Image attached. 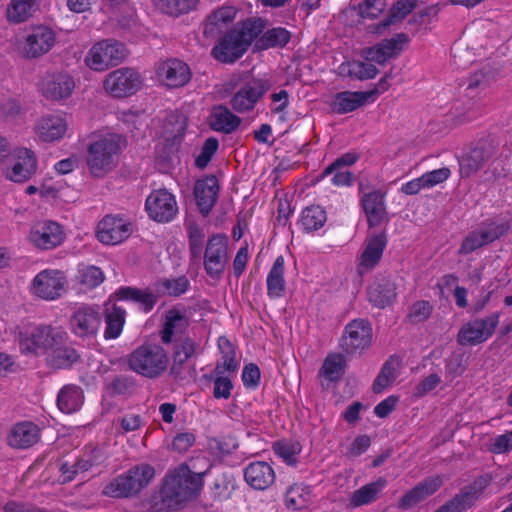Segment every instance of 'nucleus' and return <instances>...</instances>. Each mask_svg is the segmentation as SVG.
<instances>
[{
  "label": "nucleus",
  "mask_w": 512,
  "mask_h": 512,
  "mask_svg": "<svg viewBox=\"0 0 512 512\" xmlns=\"http://www.w3.org/2000/svg\"><path fill=\"white\" fill-rule=\"evenodd\" d=\"M379 95L377 89L369 91H343L337 93L332 100L333 111L339 114L352 112L368 102H374Z\"/></svg>",
  "instance_id": "nucleus-25"
},
{
  "label": "nucleus",
  "mask_w": 512,
  "mask_h": 512,
  "mask_svg": "<svg viewBox=\"0 0 512 512\" xmlns=\"http://www.w3.org/2000/svg\"><path fill=\"white\" fill-rule=\"evenodd\" d=\"M114 295L119 300H131L138 303L144 312L151 311L157 302V296L148 289L121 287Z\"/></svg>",
  "instance_id": "nucleus-41"
},
{
  "label": "nucleus",
  "mask_w": 512,
  "mask_h": 512,
  "mask_svg": "<svg viewBox=\"0 0 512 512\" xmlns=\"http://www.w3.org/2000/svg\"><path fill=\"white\" fill-rule=\"evenodd\" d=\"M442 484L443 479L441 476L426 478L401 498L400 506L402 508L412 507L418 502L434 494Z\"/></svg>",
  "instance_id": "nucleus-33"
},
{
  "label": "nucleus",
  "mask_w": 512,
  "mask_h": 512,
  "mask_svg": "<svg viewBox=\"0 0 512 512\" xmlns=\"http://www.w3.org/2000/svg\"><path fill=\"white\" fill-rule=\"evenodd\" d=\"M218 347L222 357L216 364L214 374L235 375L239 368V361L236 358L233 344L226 337H220L218 339Z\"/></svg>",
  "instance_id": "nucleus-36"
},
{
  "label": "nucleus",
  "mask_w": 512,
  "mask_h": 512,
  "mask_svg": "<svg viewBox=\"0 0 512 512\" xmlns=\"http://www.w3.org/2000/svg\"><path fill=\"white\" fill-rule=\"evenodd\" d=\"M126 318L125 309L107 302L105 304V339H116L122 333Z\"/></svg>",
  "instance_id": "nucleus-37"
},
{
  "label": "nucleus",
  "mask_w": 512,
  "mask_h": 512,
  "mask_svg": "<svg viewBox=\"0 0 512 512\" xmlns=\"http://www.w3.org/2000/svg\"><path fill=\"white\" fill-rule=\"evenodd\" d=\"M39 0H10L7 4L5 17L11 24L28 21L38 10Z\"/></svg>",
  "instance_id": "nucleus-35"
},
{
  "label": "nucleus",
  "mask_w": 512,
  "mask_h": 512,
  "mask_svg": "<svg viewBox=\"0 0 512 512\" xmlns=\"http://www.w3.org/2000/svg\"><path fill=\"white\" fill-rule=\"evenodd\" d=\"M133 226L129 220L118 215H106L97 225L96 237L105 245H117L129 238Z\"/></svg>",
  "instance_id": "nucleus-16"
},
{
  "label": "nucleus",
  "mask_w": 512,
  "mask_h": 512,
  "mask_svg": "<svg viewBox=\"0 0 512 512\" xmlns=\"http://www.w3.org/2000/svg\"><path fill=\"white\" fill-rule=\"evenodd\" d=\"M127 49L124 44L114 39L95 42L84 57V64L94 72H104L125 60Z\"/></svg>",
  "instance_id": "nucleus-6"
},
{
  "label": "nucleus",
  "mask_w": 512,
  "mask_h": 512,
  "mask_svg": "<svg viewBox=\"0 0 512 512\" xmlns=\"http://www.w3.org/2000/svg\"><path fill=\"white\" fill-rule=\"evenodd\" d=\"M188 326V319L178 310H170L166 314L164 328L161 333L163 343L169 344L183 333Z\"/></svg>",
  "instance_id": "nucleus-43"
},
{
  "label": "nucleus",
  "mask_w": 512,
  "mask_h": 512,
  "mask_svg": "<svg viewBox=\"0 0 512 512\" xmlns=\"http://www.w3.org/2000/svg\"><path fill=\"white\" fill-rule=\"evenodd\" d=\"M396 298L395 284L387 278L376 279L368 288V300L375 307L385 308Z\"/></svg>",
  "instance_id": "nucleus-34"
},
{
  "label": "nucleus",
  "mask_w": 512,
  "mask_h": 512,
  "mask_svg": "<svg viewBox=\"0 0 512 512\" xmlns=\"http://www.w3.org/2000/svg\"><path fill=\"white\" fill-rule=\"evenodd\" d=\"M499 321V312L470 320L464 323L458 331L457 342L462 346H476L484 343L492 337Z\"/></svg>",
  "instance_id": "nucleus-10"
},
{
  "label": "nucleus",
  "mask_w": 512,
  "mask_h": 512,
  "mask_svg": "<svg viewBox=\"0 0 512 512\" xmlns=\"http://www.w3.org/2000/svg\"><path fill=\"white\" fill-rule=\"evenodd\" d=\"M284 258L278 256L271 267L267 279V294L272 299L281 298L285 293Z\"/></svg>",
  "instance_id": "nucleus-38"
},
{
  "label": "nucleus",
  "mask_w": 512,
  "mask_h": 512,
  "mask_svg": "<svg viewBox=\"0 0 512 512\" xmlns=\"http://www.w3.org/2000/svg\"><path fill=\"white\" fill-rule=\"evenodd\" d=\"M101 325V314L97 306H77L69 320L71 332L80 338L95 336Z\"/></svg>",
  "instance_id": "nucleus-15"
},
{
  "label": "nucleus",
  "mask_w": 512,
  "mask_h": 512,
  "mask_svg": "<svg viewBox=\"0 0 512 512\" xmlns=\"http://www.w3.org/2000/svg\"><path fill=\"white\" fill-rule=\"evenodd\" d=\"M156 76L161 84L169 88L182 87L191 78L189 66L178 59H168L156 67Z\"/></svg>",
  "instance_id": "nucleus-22"
},
{
  "label": "nucleus",
  "mask_w": 512,
  "mask_h": 512,
  "mask_svg": "<svg viewBox=\"0 0 512 512\" xmlns=\"http://www.w3.org/2000/svg\"><path fill=\"white\" fill-rule=\"evenodd\" d=\"M270 83L264 79H253L241 87L231 98V106L237 112H246L269 90Z\"/></svg>",
  "instance_id": "nucleus-21"
},
{
  "label": "nucleus",
  "mask_w": 512,
  "mask_h": 512,
  "mask_svg": "<svg viewBox=\"0 0 512 512\" xmlns=\"http://www.w3.org/2000/svg\"><path fill=\"white\" fill-rule=\"evenodd\" d=\"M213 376V396L216 399H228L233 389L232 376L214 373Z\"/></svg>",
  "instance_id": "nucleus-57"
},
{
  "label": "nucleus",
  "mask_w": 512,
  "mask_h": 512,
  "mask_svg": "<svg viewBox=\"0 0 512 512\" xmlns=\"http://www.w3.org/2000/svg\"><path fill=\"white\" fill-rule=\"evenodd\" d=\"M78 358V353L74 348L67 346V341L53 347L46 355L47 363L59 369L70 367Z\"/></svg>",
  "instance_id": "nucleus-44"
},
{
  "label": "nucleus",
  "mask_w": 512,
  "mask_h": 512,
  "mask_svg": "<svg viewBox=\"0 0 512 512\" xmlns=\"http://www.w3.org/2000/svg\"><path fill=\"white\" fill-rule=\"evenodd\" d=\"M218 191L219 185L215 176H208L196 182L194 194L200 212L204 216L208 215L215 205Z\"/></svg>",
  "instance_id": "nucleus-32"
},
{
  "label": "nucleus",
  "mask_w": 512,
  "mask_h": 512,
  "mask_svg": "<svg viewBox=\"0 0 512 512\" xmlns=\"http://www.w3.org/2000/svg\"><path fill=\"white\" fill-rule=\"evenodd\" d=\"M326 220V212L322 207L310 206L302 211L299 224L304 231L312 232L320 229Z\"/></svg>",
  "instance_id": "nucleus-47"
},
{
  "label": "nucleus",
  "mask_w": 512,
  "mask_h": 512,
  "mask_svg": "<svg viewBox=\"0 0 512 512\" xmlns=\"http://www.w3.org/2000/svg\"><path fill=\"white\" fill-rule=\"evenodd\" d=\"M327 176H332L331 183L337 187H349L353 184L354 180L353 173L348 169L338 167L334 170H330V165L323 170L319 177L323 179Z\"/></svg>",
  "instance_id": "nucleus-53"
},
{
  "label": "nucleus",
  "mask_w": 512,
  "mask_h": 512,
  "mask_svg": "<svg viewBox=\"0 0 512 512\" xmlns=\"http://www.w3.org/2000/svg\"><path fill=\"white\" fill-rule=\"evenodd\" d=\"M55 43V32L48 26L37 25L28 31L20 49L24 57L35 59L47 54Z\"/></svg>",
  "instance_id": "nucleus-13"
},
{
  "label": "nucleus",
  "mask_w": 512,
  "mask_h": 512,
  "mask_svg": "<svg viewBox=\"0 0 512 512\" xmlns=\"http://www.w3.org/2000/svg\"><path fill=\"white\" fill-rule=\"evenodd\" d=\"M407 40V36L403 33L397 34L391 39H385L379 44L368 48L365 51V58L367 61L384 64L390 58L399 54Z\"/></svg>",
  "instance_id": "nucleus-29"
},
{
  "label": "nucleus",
  "mask_w": 512,
  "mask_h": 512,
  "mask_svg": "<svg viewBox=\"0 0 512 512\" xmlns=\"http://www.w3.org/2000/svg\"><path fill=\"white\" fill-rule=\"evenodd\" d=\"M145 209L149 217L159 223L172 221L178 213L176 198L166 189L152 191L146 198Z\"/></svg>",
  "instance_id": "nucleus-14"
},
{
  "label": "nucleus",
  "mask_w": 512,
  "mask_h": 512,
  "mask_svg": "<svg viewBox=\"0 0 512 512\" xmlns=\"http://www.w3.org/2000/svg\"><path fill=\"white\" fill-rule=\"evenodd\" d=\"M170 372L179 381L190 380L195 376V368L189 360L182 359L174 354Z\"/></svg>",
  "instance_id": "nucleus-55"
},
{
  "label": "nucleus",
  "mask_w": 512,
  "mask_h": 512,
  "mask_svg": "<svg viewBox=\"0 0 512 512\" xmlns=\"http://www.w3.org/2000/svg\"><path fill=\"white\" fill-rule=\"evenodd\" d=\"M128 478H131L136 495L144 489L152 481L155 476V469L153 466L142 463L136 465L126 472Z\"/></svg>",
  "instance_id": "nucleus-49"
},
{
  "label": "nucleus",
  "mask_w": 512,
  "mask_h": 512,
  "mask_svg": "<svg viewBox=\"0 0 512 512\" xmlns=\"http://www.w3.org/2000/svg\"><path fill=\"white\" fill-rule=\"evenodd\" d=\"M202 486L201 473L180 465L166 476L158 496L153 498L152 508L155 512L176 509L182 502L197 496Z\"/></svg>",
  "instance_id": "nucleus-1"
},
{
  "label": "nucleus",
  "mask_w": 512,
  "mask_h": 512,
  "mask_svg": "<svg viewBox=\"0 0 512 512\" xmlns=\"http://www.w3.org/2000/svg\"><path fill=\"white\" fill-rule=\"evenodd\" d=\"M290 32L283 27L268 29L256 42L259 49H268L271 47H283L290 40Z\"/></svg>",
  "instance_id": "nucleus-50"
},
{
  "label": "nucleus",
  "mask_w": 512,
  "mask_h": 512,
  "mask_svg": "<svg viewBox=\"0 0 512 512\" xmlns=\"http://www.w3.org/2000/svg\"><path fill=\"white\" fill-rule=\"evenodd\" d=\"M451 175V171L447 167H442L429 172L424 173L422 176L423 181L427 189L432 188L438 184L446 181Z\"/></svg>",
  "instance_id": "nucleus-62"
},
{
  "label": "nucleus",
  "mask_w": 512,
  "mask_h": 512,
  "mask_svg": "<svg viewBox=\"0 0 512 512\" xmlns=\"http://www.w3.org/2000/svg\"><path fill=\"white\" fill-rule=\"evenodd\" d=\"M79 282L86 288H95L104 281L103 272L96 266L83 265L78 272Z\"/></svg>",
  "instance_id": "nucleus-52"
},
{
  "label": "nucleus",
  "mask_w": 512,
  "mask_h": 512,
  "mask_svg": "<svg viewBox=\"0 0 512 512\" xmlns=\"http://www.w3.org/2000/svg\"><path fill=\"white\" fill-rule=\"evenodd\" d=\"M386 246L387 236L385 233H371L367 236L358 259V271L360 274L367 273L378 265Z\"/></svg>",
  "instance_id": "nucleus-24"
},
{
  "label": "nucleus",
  "mask_w": 512,
  "mask_h": 512,
  "mask_svg": "<svg viewBox=\"0 0 512 512\" xmlns=\"http://www.w3.org/2000/svg\"><path fill=\"white\" fill-rule=\"evenodd\" d=\"M397 377V371L395 368V364L392 361H388L382 367L379 375L374 381L373 389L376 393L382 392L389 385L393 383V381Z\"/></svg>",
  "instance_id": "nucleus-56"
},
{
  "label": "nucleus",
  "mask_w": 512,
  "mask_h": 512,
  "mask_svg": "<svg viewBox=\"0 0 512 512\" xmlns=\"http://www.w3.org/2000/svg\"><path fill=\"white\" fill-rule=\"evenodd\" d=\"M304 488L299 485L291 486L285 495L286 505L293 509H302L307 504V499L303 497Z\"/></svg>",
  "instance_id": "nucleus-59"
},
{
  "label": "nucleus",
  "mask_w": 512,
  "mask_h": 512,
  "mask_svg": "<svg viewBox=\"0 0 512 512\" xmlns=\"http://www.w3.org/2000/svg\"><path fill=\"white\" fill-rule=\"evenodd\" d=\"M373 331L369 321L354 319L344 329L341 347L347 354L362 353L372 344Z\"/></svg>",
  "instance_id": "nucleus-11"
},
{
  "label": "nucleus",
  "mask_w": 512,
  "mask_h": 512,
  "mask_svg": "<svg viewBox=\"0 0 512 512\" xmlns=\"http://www.w3.org/2000/svg\"><path fill=\"white\" fill-rule=\"evenodd\" d=\"M69 128L68 117L63 112H55L39 117L33 127L35 137L43 143L61 141Z\"/></svg>",
  "instance_id": "nucleus-12"
},
{
  "label": "nucleus",
  "mask_w": 512,
  "mask_h": 512,
  "mask_svg": "<svg viewBox=\"0 0 512 512\" xmlns=\"http://www.w3.org/2000/svg\"><path fill=\"white\" fill-rule=\"evenodd\" d=\"M228 259V239L223 235H213L207 243L204 255V268L209 277L219 279Z\"/></svg>",
  "instance_id": "nucleus-17"
},
{
  "label": "nucleus",
  "mask_w": 512,
  "mask_h": 512,
  "mask_svg": "<svg viewBox=\"0 0 512 512\" xmlns=\"http://www.w3.org/2000/svg\"><path fill=\"white\" fill-rule=\"evenodd\" d=\"M127 364L136 374L148 379H157L167 371L169 356L160 344L144 343L128 355Z\"/></svg>",
  "instance_id": "nucleus-5"
},
{
  "label": "nucleus",
  "mask_w": 512,
  "mask_h": 512,
  "mask_svg": "<svg viewBox=\"0 0 512 512\" xmlns=\"http://www.w3.org/2000/svg\"><path fill=\"white\" fill-rule=\"evenodd\" d=\"M384 10L382 0H364L359 5V13L364 18H376Z\"/></svg>",
  "instance_id": "nucleus-64"
},
{
  "label": "nucleus",
  "mask_w": 512,
  "mask_h": 512,
  "mask_svg": "<svg viewBox=\"0 0 512 512\" xmlns=\"http://www.w3.org/2000/svg\"><path fill=\"white\" fill-rule=\"evenodd\" d=\"M143 84V78L134 68L121 67L109 72L103 80V89L115 98L135 94Z\"/></svg>",
  "instance_id": "nucleus-9"
},
{
  "label": "nucleus",
  "mask_w": 512,
  "mask_h": 512,
  "mask_svg": "<svg viewBox=\"0 0 512 512\" xmlns=\"http://www.w3.org/2000/svg\"><path fill=\"white\" fill-rule=\"evenodd\" d=\"M386 485V479L379 478L374 482H370L362 486L351 494L349 498V506L355 508L370 504L377 499L378 495Z\"/></svg>",
  "instance_id": "nucleus-39"
},
{
  "label": "nucleus",
  "mask_w": 512,
  "mask_h": 512,
  "mask_svg": "<svg viewBox=\"0 0 512 512\" xmlns=\"http://www.w3.org/2000/svg\"><path fill=\"white\" fill-rule=\"evenodd\" d=\"M233 487V479L226 475H222L215 479L212 486V493L215 498L225 499L229 497Z\"/></svg>",
  "instance_id": "nucleus-60"
},
{
  "label": "nucleus",
  "mask_w": 512,
  "mask_h": 512,
  "mask_svg": "<svg viewBox=\"0 0 512 512\" xmlns=\"http://www.w3.org/2000/svg\"><path fill=\"white\" fill-rule=\"evenodd\" d=\"M432 312V306L428 301H418L410 309L408 317L413 323H420L429 318Z\"/></svg>",
  "instance_id": "nucleus-61"
},
{
  "label": "nucleus",
  "mask_w": 512,
  "mask_h": 512,
  "mask_svg": "<svg viewBox=\"0 0 512 512\" xmlns=\"http://www.w3.org/2000/svg\"><path fill=\"white\" fill-rule=\"evenodd\" d=\"M241 123V119L234 115L228 108L215 107L211 114V127L213 130L224 133H232Z\"/></svg>",
  "instance_id": "nucleus-42"
},
{
  "label": "nucleus",
  "mask_w": 512,
  "mask_h": 512,
  "mask_svg": "<svg viewBox=\"0 0 512 512\" xmlns=\"http://www.w3.org/2000/svg\"><path fill=\"white\" fill-rule=\"evenodd\" d=\"M274 451L285 463L295 465L301 446L298 442H279L275 444Z\"/></svg>",
  "instance_id": "nucleus-54"
},
{
  "label": "nucleus",
  "mask_w": 512,
  "mask_h": 512,
  "mask_svg": "<svg viewBox=\"0 0 512 512\" xmlns=\"http://www.w3.org/2000/svg\"><path fill=\"white\" fill-rule=\"evenodd\" d=\"M41 429L31 421H22L13 425L7 435L8 445L16 449H27L37 444Z\"/></svg>",
  "instance_id": "nucleus-26"
},
{
  "label": "nucleus",
  "mask_w": 512,
  "mask_h": 512,
  "mask_svg": "<svg viewBox=\"0 0 512 512\" xmlns=\"http://www.w3.org/2000/svg\"><path fill=\"white\" fill-rule=\"evenodd\" d=\"M16 339L23 355L45 356L62 342L68 340L67 333L52 325H28L17 328Z\"/></svg>",
  "instance_id": "nucleus-4"
},
{
  "label": "nucleus",
  "mask_w": 512,
  "mask_h": 512,
  "mask_svg": "<svg viewBox=\"0 0 512 512\" xmlns=\"http://www.w3.org/2000/svg\"><path fill=\"white\" fill-rule=\"evenodd\" d=\"M188 285L189 281L184 276L175 279H165L162 282L164 292L173 296L183 294L187 290Z\"/></svg>",
  "instance_id": "nucleus-63"
},
{
  "label": "nucleus",
  "mask_w": 512,
  "mask_h": 512,
  "mask_svg": "<svg viewBox=\"0 0 512 512\" xmlns=\"http://www.w3.org/2000/svg\"><path fill=\"white\" fill-rule=\"evenodd\" d=\"M131 478H128L126 473H123L112 479L104 488L103 493L106 496L113 498H128L135 496Z\"/></svg>",
  "instance_id": "nucleus-48"
},
{
  "label": "nucleus",
  "mask_w": 512,
  "mask_h": 512,
  "mask_svg": "<svg viewBox=\"0 0 512 512\" xmlns=\"http://www.w3.org/2000/svg\"><path fill=\"white\" fill-rule=\"evenodd\" d=\"M5 163L4 177L14 183H24L36 173L38 161L31 149L13 147Z\"/></svg>",
  "instance_id": "nucleus-8"
},
{
  "label": "nucleus",
  "mask_w": 512,
  "mask_h": 512,
  "mask_svg": "<svg viewBox=\"0 0 512 512\" xmlns=\"http://www.w3.org/2000/svg\"><path fill=\"white\" fill-rule=\"evenodd\" d=\"M494 148L491 145L478 146L463 156L459 162L462 177H470L491 160Z\"/></svg>",
  "instance_id": "nucleus-31"
},
{
  "label": "nucleus",
  "mask_w": 512,
  "mask_h": 512,
  "mask_svg": "<svg viewBox=\"0 0 512 512\" xmlns=\"http://www.w3.org/2000/svg\"><path fill=\"white\" fill-rule=\"evenodd\" d=\"M244 479L253 489L265 490L275 482L276 474L270 463L254 461L245 467Z\"/></svg>",
  "instance_id": "nucleus-28"
},
{
  "label": "nucleus",
  "mask_w": 512,
  "mask_h": 512,
  "mask_svg": "<svg viewBox=\"0 0 512 512\" xmlns=\"http://www.w3.org/2000/svg\"><path fill=\"white\" fill-rule=\"evenodd\" d=\"M84 402L83 391L76 385H66L58 393V408L66 414L78 411Z\"/></svg>",
  "instance_id": "nucleus-40"
},
{
  "label": "nucleus",
  "mask_w": 512,
  "mask_h": 512,
  "mask_svg": "<svg viewBox=\"0 0 512 512\" xmlns=\"http://www.w3.org/2000/svg\"><path fill=\"white\" fill-rule=\"evenodd\" d=\"M125 146V138L118 133L108 130L93 133L86 158L90 173L95 177H102L111 171Z\"/></svg>",
  "instance_id": "nucleus-3"
},
{
  "label": "nucleus",
  "mask_w": 512,
  "mask_h": 512,
  "mask_svg": "<svg viewBox=\"0 0 512 512\" xmlns=\"http://www.w3.org/2000/svg\"><path fill=\"white\" fill-rule=\"evenodd\" d=\"M260 17L248 18L226 33L213 47L212 56L222 63H233L243 56L267 26Z\"/></svg>",
  "instance_id": "nucleus-2"
},
{
  "label": "nucleus",
  "mask_w": 512,
  "mask_h": 512,
  "mask_svg": "<svg viewBox=\"0 0 512 512\" xmlns=\"http://www.w3.org/2000/svg\"><path fill=\"white\" fill-rule=\"evenodd\" d=\"M237 13L238 9L233 5H223L213 10L205 19L204 35L217 37L234 22Z\"/></svg>",
  "instance_id": "nucleus-27"
},
{
  "label": "nucleus",
  "mask_w": 512,
  "mask_h": 512,
  "mask_svg": "<svg viewBox=\"0 0 512 512\" xmlns=\"http://www.w3.org/2000/svg\"><path fill=\"white\" fill-rule=\"evenodd\" d=\"M162 13L178 17L194 10L200 0H152Z\"/></svg>",
  "instance_id": "nucleus-46"
},
{
  "label": "nucleus",
  "mask_w": 512,
  "mask_h": 512,
  "mask_svg": "<svg viewBox=\"0 0 512 512\" xmlns=\"http://www.w3.org/2000/svg\"><path fill=\"white\" fill-rule=\"evenodd\" d=\"M361 206L370 227L379 226L387 220L384 194L380 191L373 190L363 194Z\"/></svg>",
  "instance_id": "nucleus-30"
},
{
  "label": "nucleus",
  "mask_w": 512,
  "mask_h": 512,
  "mask_svg": "<svg viewBox=\"0 0 512 512\" xmlns=\"http://www.w3.org/2000/svg\"><path fill=\"white\" fill-rule=\"evenodd\" d=\"M74 89L73 77L64 71L46 74L40 86V91L46 99L57 102L69 98Z\"/></svg>",
  "instance_id": "nucleus-18"
},
{
  "label": "nucleus",
  "mask_w": 512,
  "mask_h": 512,
  "mask_svg": "<svg viewBox=\"0 0 512 512\" xmlns=\"http://www.w3.org/2000/svg\"><path fill=\"white\" fill-rule=\"evenodd\" d=\"M67 285L68 280L62 270L47 268L33 277L29 284V292L38 299L55 301L64 294Z\"/></svg>",
  "instance_id": "nucleus-7"
},
{
  "label": "nucleus",
  "mask_w": 512,
  "mask_h": 512,
  "mask_svg": "<svg viewBox=\"0 0 512 512\" xmlns=\"http://www.w3.org/2000/svg\"><path fill=\"white\" fill-rule=\"evenodd\" d=\"M509 226L507 223H490L486 227L475 230L467 235L460 248L459 254H469L504 235Z\"/></svg>",
  "instance_id": "nucleus-23"
},
{
  "label": "nucleus",
  "mask_w": 512,
  "mask_h": 512,
  "mask_svg": "<svg viewBox=\"0 0 512 512\" xmlns=\"http://www.w3.org/2000/svg\"><path fill=\"white\" fill-rule=\"evenodd\" d=\"M488 476H480L436 512H464L471 508L489 485Z\"/></svg>",
  "instance_id": "nucleus-20"
},
{
  "label": "nucleus",
  "mask_w": 512,
  "mask_h": 512,
  "mask_svg": "<svg viewBox=\"0 0 512 512\" xmlns=\"http://www.w3.org/2000/svg\"><path fill=\"white\" fill-rule=\"evenodd\" d=\"M372 61H352L342 63L339 66V73L358 80L373 79L378 74V69Z\"/></svg>",
  "instance_id": "nucleus-45"
},
{
  "label": "nucleus",
  "mask_w": 512,
  "mask_h": 512,
  "mask_svg": "<svg viewBox=\"0 0 512 512\" xmlns=\"http://www.w3.org/2000/svg\"><path fill=\"white\" fill-rule=\"evenodd\" d=\"M345 364V358L341 354H330L324 360L320 374L329 381H336L342 376Z\"/></svg>",
  "instance_id": "nucleus-51"
},
{
  "label": "nucleus",
  "mask_w": 512,
  "mask_h": 512,
  "mask_svg": "<svg viewBox=\"0 0 512 512\" xmlns=\"http://www.w3.org/2000/svg\"><path fill=\"white\" fill-rule=\"evenodd\" d=\"M218 147L219 142L216 138L210 137L206 139L201 148L200 154L195 160V165L200 169H204L216 153Z\"/></svg>",
  "instance_id": "nucleus-58"
},
{
  "label": "nucleus",
  "mask_w": 512,
  "mask_h": 512,
  "mask_svg": "<svg viewBox=\"0 0 512 512\" xmlns=\"http://www.w3.org/2000/svg\"><path fill=\"white\" fill-rule=\"evenodd\" d=\"M64 231L60 224L51 220L36 222L30 230L29 240L37 248L50 250L64 241Z\"/></svg>",
  "instance_id": "nucleus-19"
}]
</instances>
